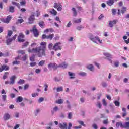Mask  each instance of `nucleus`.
<instances>
[{
	"label": "nucleus",
	"mask_w": 129,
	"mask_h": 129,
	"mask_svg": "<svg viewBox=\"0 0 129 129\" xmlns=\"http://www.w3.org/2000/svg\"><path fill=\"white\" fill-rule=\"evenodd\" d=\"M114 65L115 67H118L119 66V62L118 61H116L114 62Z\"/></svg>",
	"instance_id": "obj_57"
},
{
	"label": "nucleus",
	"mask_w": 129,
	"mask_h": 129,
	"mask_svg": "<svg viewBox=\"0 0 129 129\" xmlns=\"http://www.w3.org/2000/svg\"><path fill=\"white\" fill-rule=\"evenodd\" d=\"M92 127L94 129H98V127L97 126V125L95 123L93 124Z\"/></svg>",
	"instance_id": "obj_58"
},
{
	"label": "nucleus",
	"mask_w": 129,
	"mask_h": 129,
	"mask_svg": "<svg viewBox=\"0 0 129 129\" xmlns=\"http://www.w3.org/2000/svg\"><path fill=\"white\" fill-rule=\"evenodd\" d=\"M102 87L105 88L107 86V83L105 82H102Z\"/></svg>",
	"instance_id": "obj_47"
},
{
	"label": "nucleus",
	"mask_w": 129,
	"mask_h": 129,
	"mask_svg": "<svg viewBox=\"0 0 129 129\" xmlns=\"http://www.w3.org/2000/svg\"><path fill=\"white\" fill-rule=\"evenodd\" d=\"M16 78L17 77L15 75L12 76L10 78V84H15V81H16Z\"/></svg>",
	"instance_id": "obj_11"
},
{
	"label": "nucleus",
	"mask_w": 129,
	"mask_h": 129,
	"mask_svg": "<svg viewBox=\"0 0 129 129\" xmlns=\"http://www.w3.org/2000/svg\"><path fill=\"white\" fill-rule=\"evenodd\" d=\"M17 53H18V54H21V55H25V54H26V52H25V50H18Z\"/></svg>",
	"instance_id": "obj_34"
},
{
	"label": "nucleus",
	"mask_w": 129,
	"mask_h": 129,
	"mask_svg": "<svg viewBox=\"0 0 129 129\" xmlns=\"http://www.w3.org/2000/svg\"><path fill=\"white\" fill-rule=\"evenodd\" d=\"M50 14H52V15H54V16H56L57 15V11L55 10V9H52L51 11H50Z\"/></svg>",
	"instance_id": "obj_28"
},
{
	"label": "nucleus",
	"mask_w": 129,
	"mask_h": 129,
	"mask_svg": "<svg viewBox=\"0 0 129 129\" xmlns=\"http://www.w3.org/2000/svg\"><path fill=\"white\" fill-rule=\"evenodd\" d=\"M53 111H55V112H57L58 110H59V107L58 106H55L54 108H53Z\"/></svg>",
	"instance_id": "obj_45"
},
{
	"label": "nucleus",
	"mask_w": 129,
	"mask_h": 129,
	"mask_svg": "<svg viewBox=\"0 0 129 129\" xmlns=\"http://www.w3.org/2000/svg\"><path fill=\"white\" fill-rule=\"evenodd\" d=\"M20 5L21 6H25L26 5V1H22L20 2Z\"/></svg>",
	"instance_id": "obj_64"
},
{
	"label": "nucleus",
	"mask_w": 129,
	"mask_h": 129,
	"mask_svg": "<svg viewBox=\"0 0 129 129\" xmlns=\"http://www.w3.org/2000/svg\"><path fill=\"white\" fill-rule=\"evenodd\" d=\"M97 107H99V108H101V103L100 102H98L96 104Z\"/></svg>",
	"instance_id": "obj_51"
},
{
	"label": "nucleus",
	"mask_w": 129,
	"mask_h": 129,
	"mask_svg": "<svg viewBox=\"0 0 129 129\" xmlns=\"http://www.w3.org/2000/svg\"><path fill=\"white\" fill-rule=\"evenodd\" d=\"M57 92H60V91H63V87H60L56 88Z\"/></svg>",
	"instance_id": "obj_42"
},
{
	"label": "nucleus",
	"mask_w": 129,
	"mask_h": 129,
	"mask_svg": "<svg viewBox=\"0 0 129 129\" xmlns=\"http://www.w3.org/2000/svg\"><path fill=\"white\" fill-rule=\"evenodd\" d=\"M104 55L105 57H107V58H112V55L110 54L109 53H104Z\"/></svg>",
	"instance_id": "obj_24"
},
{
	"label": "nucleus",
	"mask_w": 129,
	"mask_h": 129,
	"mask_svg": "<svg viewBox=\"0 0 129 129\" xmlns=\"http://www.w3.org/2000/svg\"><path fill=\"white\" fill-rule=\"evenodd\" d=\"M103 124H108V119H105L103 121Z\"/></svg>",
	"instance_id": "obj_59"
},
{
	"label": "nucleus",
	"mask_w": 129,
	"mask_h": 129,
	"mask_svg": "<svg viewBox=\"0 0 129 129\" xmlns=\"http://www.w3.org/2000/svg\"><path fill=\"white\" fill-rule=\"evenodd\" d=\"M112 13L113 15V16H115L116 15V9H112Z\"/></svg>",
	"instance_id": "obj_44"
},
{
	"label": "nucleus",
	"mask_w": 129,
	"mask_h": 129,
	"mask_svg": "<svg viewBox=\"0 0 129 129\" xmlns=\"http://www.w3.org/2000/svg\"><path fill=\"white\" fill-rule=\"evenodd\" d=\"M114 104L115 106H117L118 107H119V106H120V102H119L118 101H115Z\"/></svg>",
	"instance_id": "obj_36"
},
{
	"label": "nucleus",
	"mask_w": 129,
	"mask_h": 129,
	"mask_svg": "<svg viewBox=\"0 0 129 129\" xmlns=\"http://www.w3.org/2000/svg\"><path fill=\"white\" fill-rule=\"evenodd\" d=\"M29 45V42L27 41L25 43H24V44L22 45V48L24 49L25 47H27Z\"/></svg>",
	"instance_id": "obj_43"
},
{
	"label": "nucleus",
	"mask_w": 129,
	"mask_h": 129,
	"mask_svg": "<svg viewBox=\"0 0 129 129\" xmlns=\"http://www.w3.org/2000/svg\"><path fill=\"white\" fill-rule=\"evenodd\" d=\"M43 100H44V98L43 97L40 98L38 100L39 103H41V102H43Z\"/></svg>",
	"instance_id": "obj_60"
},
{
	"label": "nucleus",
	"mask_w": 129,
	"mask_h": 129,
	"mask_svg": "<svg viewBox=\"0 0 129 129\" xmlns=\"http://www.w3.org/2000/svg\"><path fill=\"white\" fill-rule=\"evenodd\" d=\"M22 23H24V19H18L16 24H22Z\"/></svg>",
	"instance_id": "obj_39"
},
{
	"label": "nucleus",
	"mask_w": 129,
	"mask_h": 129,
	"mask_svg": "<svg viewBox=\"0 0 129 129\" xmlns=\"http://www.w3.org/2000/svg\"><path fill=\"white\" fill-rule=\"evenodd\" d=\"M64 100L62 99H58L57 101H56V103L58 104H62V103H63Z\"/></svg>",
	"instance_id": "obj_35"
},
{
	"label": "nucleus",
	"mask_w": 129,
	"mask_h": 129,
	"mask_svg": "<svg viewBox=\"0 0 129 129\" xmlns=\"http://www.w3.org/2000/svg\"><path fill=\"white\" fill-rule=\"evenodd\" d=\"M78 75H79V76H82L83 77H84L87 76V74L85 72H79L78 73Z\"/></svg>",
	"instance_id": "obj_21"
},
{
	"label": "nucleus",
	"mask_w": 129,
	"mask_h": 129,
	"mask_svg": "<svg viewBox=\"0 0 129 129\" xmlns=\"http://www.w3.org/2000/svg\"><path fill=\"white\" fill-rule=\"evenodd\" d=\"M67 66H68V64L66 63V62H64L60 64H59L58 66H57L58 68H62L63 69H65L67 68Z\"/></svg>",
	"instance_id": "obj_9"
},
{
	"label": "nucleus",
	"mask_w": 129,
	"mask_h": 129,
	"mask_svg": "<svg viewBox=\"0 0 129 129\" xmlns=\"http://www.w3.org/2000/svg\"><path fill=\"white\" fill-rule=\"evenodd\" d=\"M87 68L89 70H90L91 71H94V67L92 64H89L87 66Z\"/></svg>",
	"instance_id": "obj_15"
},
{
	"label": "nucleus",
	"mask_w": 129,
	"mask_h": 129,
	"mask_svg": "<svg viewBox=\"0 0 129 129\" xmlns=\"http://www.w3.org/2000/svg\"><path fill=\"white\" fill-rule=\"evenodd\" d=\"M40 15H41V13L39 10H36V17H40Z\"/></svg>",
	"instance_id": "obj_55"
},
{
	"label": "nucleus",
	"mask_w": 129,
	"mask_h": 129,
	"mask_svg": "<svg viewBox=\"0 0 129 129\" xmlns=\"http://www.w3.org/2000/svg\"><path fill=\"white\" fill-rule=\"evenodd\" d=\"M129 127V122H126L123 124V128H128Z\"/></svg>",
	"instance_id": "obj_23"
},
{
	"label": "nucleus",
	"mask_w": 129,
	"mask_h": 129,
	"mask_svg": "<svg viewBox=\"0 0 129 129\" xmlns=\"http://www.w3.org/2000/svg\"><path fill=\"white\" fill-rule=\"evenodd\" d=\"M12 5H13V6H16V7H17L18 9H20V4L19 3L12 1Z\"/></svg>",
	"instance_id": "obj_27"
},
{
	"label": "nucleus",
	"mask_w": 129,
	"mask_h": 129,
	"mask_svg": "<svg viewBox=\"0 0 129 129\" xmlns=\"http://www.w3.org/2000/svg\"><path fill=\"white\" fill-rule=\"evenodd\" d=\"M25 38V35L23 33H19V35L18 37V39H22Z\"/></svg>",
	"instance_id": "obj_31"
},
{
	"label": "nucleus",
	"mask_w": 129,
	"mask_h": 129,
	"mask_svg": "<svg viewBox=\"0 0 129 129\" xmlns=\"http://www.w3.org/2000/svg\"><path fill=\"white\" fill-rule=\"evenodd\" d=\"M35 73L37 74L41 73V70L40 69H36L35 70Z\"/></svg>",
	"instance_id": "obj_54"
},
{
	"label": "nucleus",
	"mask_w": 129,
	"mask_h": 129,
	"mask_svg": "<svg viewBox=\"0 0 129 129\" xmlns=\"http://www.w3.org/2000/svg\"><path fill=\"white\" fill-rule=\"evenodd\" d=\"M17 83H18V84H20V85L24 84V83H25V80H22V79H20L19 81H18L17 82Z\"/></svg>",
	"instance_id": "obj_40"
},
{
	"label": "nucleus",
	"mask_w": 129,
	"mask_h": 129,
	"mask_svg": "<svg viewBox=\"0 0 129 129\" xmlns=\"http://www.w3.org/2000/svg\"><path fill=\"white\" fill-rule=\"evenodd\" d=\"M53 79L55 82H59V81H61V78L58 77H55Z\"/></svg>",
	"instance_id": "obj_33"
},
{
	"label": "nucleus",
	"mask_w": 129,
	"mask_h": 129,
	"mask_svg": "<svg viewBox=\"0 0 129 129\" xmlns=\"http://www.w3.org/2000/svg\"><path fill=\"white\" fill-rule=\"evenodd\" d=\"M53 43H50L49 45H48V49L49 50H53Z\"/></svg>",
	"instance_id": "obj_48"
},
{
	"label": "nucleus",
	"mask_w": 129,
	"mask_h": 129,
	"mask_svg": "<svg viewBox=\"0 0 129 129\" xmlns=\"http://www.w3.org/2000/svg\"><path fill=\"white\" fill-rule=\"evenodd\" d=\"M48 68L49 69H50V68H53V70H57L58 65L55 63H50L48 64Z\"/></svg>",
	"instance_id": "obj_5"
},
{
	"label": "nucleus",
	"mask_w": 129,
	"mask_h": 129,
	"mask_svg": "<svg viewBox=\"0 0 129 129\" xmlns=\"http://www.w3.org/2000/svg\"><path fill=\"white\" fill-rule=\"evenodd\" d=\"M116 126L117 128H119V127L123 128V124H122V122H117L116 123Z\"/></svg>",
	"instance_id": "obj_12"
},
{
	"label": "nucleus",
	"mask_w": 129,
	"mask_h": 129,
	"mask_svg": "<svg viewBox=\"0 0 129 129\" xmlns=\"http://www.w3.org/2000/svg\"><path fill=\"white\" fill-rule=\"evenodd\" d=\"M121 12L122 14H124L126 12V7L123 6L121 10Z\"/></svg>",
	"instance_id": "obj_38"
},
{
	"label": "nucleus",
	"mask_w": 129,
	"mask_h": 129,
	"mask_svg": "<svg viewBox=\"0 0 129 129\" xmlns=\"http://www.w3.org/2000/svg\"><path fill=\"white\" fill-rule=\"evenodd\" d=\"M9 12L10 13H14L15 12V7L14 6L9 7Z\"/></svg>",
	"instance_id": "obj_22"
},
{
	"label": "nucleus",
	"mask_w": 129,
	"mask_h": 129,
	"mask_svg": "<svg viewBox=\"0 0 129 129\" xmlns=\"http://www.w3.org/2000/svg\"><path fill=\"white\" fill-rule=\"evenodd\" d=\"M69 76H70V79H73L75 78V73H72L71 72H68Z\"/></svg>",
	"instance_id": "obj_14"
},
{
	"label": "nucleus",
	"mask_w": 129,
	"mask_h": 129,
	"mask_svg": "<svg viewBox=\"0 0 129 129\" xmlns=\"http://www.w3.org/2000/svg\"><path fill=\"white\" fill-rule=\"evenodd\" d=\"M68 118H69V119H71L72 118V113L71 112L69 113Z\"/></svg>",
	"instance_id": "obj_52"
},
{
	"label": "nucleus",
	"mask_w": 129,
	"mask_h": 129,
	"mask_svg": "<svg viewBox=\"0 0 129 129\" xmlns=\"http://www.w3.org/2000/svg\"><path fill=\"white\" fill-rule=\"evenodd\" d=\"M9 77V72H6L4 73L3 76V79L4 80H5V79H7Z\"/></svg>",
	"instance_id": "obj_18"
},
{
	"label": "nucleus",
	"mask_w": 129,
	"mask_h": 129,
	"mask_svg": "<svg viewBox=\"0 0 129 129\" xmlns=\"http://www.w3.org/2000/svg\"><path fill=\"white\" fill-rule=\"evenodd\" d=\"M54 38V34H52L47 36V39H49V40H52Z\"/></svg>",
	"instance_id": "obj_37"
},
{
	"label": "nucleus",
	"mask_w": 129,
	"mask_h": 129,
	"mask_svg": "<svg viewBox=\"0 0 129 129\" xmlns=\"http://www.w3.org/2000/svg\"><path fill=\"white\" fill-rule=\"evenodd\" d=\"M59 127L60 129H71L72 127V124L69 123V125L67 126V123L66 122L60 123Z\"/></svg>",
	"instance_id": "obj_3"
},
{
	"label": "nucleus",
	"mask_w": 129,
	"mask_h": 129,
	"mask_svg": "<svg viewBox=\"0 0 129 129\" xmlns=\"http://www.w3.org/2000/svg\"><path fill=\"white\" fill-rule=\"evenodd\" d=\"M6 99H7V95H2V99H3V101H5Z\"/></svg>",
	"instance_id": "obj_61"
},
{
	"label": "nucleus",
	"mask_w": 129,
	"mask_h": 129,
	"mask_svg": "<svg viewBox=\"0 0 129 129\" xmlns=\"http://www.w3.org/2000/svg\"><path fill=\"white\" fill-rule=\"evenodd\" d=\"M12 19V16L11 15H9L7 16V17L3 20V23H5V24H9L10 23V21Z\"/></svg>",
	"instance_id": "obj_10"
},
{
	"label": "nucleus",
	"mask_w": 129,
	"mask_h": 129,
	"mask_svg": "<svg viewBox=\"0 0 129 129\" xmlns=\"http://www.w3.org/2000/svg\"><path fill=\"white\" fill-rule=\"evenodd\" d=\"M89 38L91 40V41L93 42V43L97 44V42H98L99 44H102V40L100 39V38H99V37H98V36L94 37L93 36V35H90Z\"/></svg>",
	"instance_id": "obj_2"
},
{
	"label": "nucleus",
	"mask_w": 129,
	"mask_h": 129,
	"mask_svg": "<svg viewBox=\"0 0 129 129\" xmlns=\"http://www.w3.org/2000/svg\"><path fill=\"white\" fill-rule=\"evenodd\" d=\"M12 34H13V31H12L11 30H9L7 36L8 37H11Z\"/></svg>",
	"instance_id": "obj_49"
},
{
	"label": "nucleus",
	"mask_w": 129,
	"mask_h": 129,
	"mask_svg": "<svg viewBox=\"0 0 129 129\" xmlns=\"http://www.w3.org/2000/svg\"><path fill=\"white\" fill-rule=\"evenodd\" d=\"M18 41L19 43H24L25 42V39L24 38H18Z\"/></svg>",
	"instance_id": "obj_46"
},
{
	"label": "nucleus",
	"mask_w": 129,
	"mask_h": 129,
	"mask_svg": "<svg viewBox=\"0 0 129 129\" xmlns=\"http://www.w3.org/2000/svg\"><path fill=\"white\" fill-rule=\"evenodd\" d=\"M45 63H46V61H45V60H42L39 62L38 66H44V65H45Z\"/></svg>",
	"instance_id": "obj_26"
},
{
	"label": "nucleus",
	"mask_w": 129,
	"mask_h": 129,
	"mask_svg": "<svg viewBox=\"0 0 129 129\" xmlns=\"http://www.w3.org/2000/svg\"><path fill=\"white\" fill-rule=\"evenodd\" d=\"M23 101V97L19 96L17 98V102H22Z\"/></svg>",
	"instance_id": "obj_29"
},
{
	"label": "nucleus",
	"mask_w": 129,
	"mask_h": 129,
	"mask_svg": "<svg viewBox=\"0 0 129 129\" xmlns=\"http://www.w3.org/2000/svg\"><path fill=\"white\" fill-rule=\"evenodd\" d=\"M61 42H57L55 43L53 47V50L54 51H58V50H62V46H60Z\"/></svg>",
	"instance_id": "obj_4"
},
{
	"label": "nucleus",
	"mask_w": 129,
	"mask_h": 129,
	"mask_svg": "<svg viewBox=\"0 0 129 129\" xmlns=\"http://www.w3.org/2000/svg\"><path fill=\"white\" fill-rule=\"evenodd\" d=\"M32 97H36V96H38L39 95V93H33L32 94Z\"/></svg>",
	"instance_id": "obj_63"
},
{
	"label": "nucleus",
	"mask_w": 129,
	"mask_h": 129,
	"mask_svg": "<svg viewBox=\"0 0 129 129\" xmlns=\"http://www.w3.org/2000/svg\"><path fill=\"white\" fill-rule=\"evenodd\" d=\"M73 21L75 24H78L79 23H81V18H79L78 19H76L75 18H74L73 20Z\"/></svg>",
	"instance_id": "obj_17"
},
{
	"label": "nucleus",
	"mask_w": 129,
	"mask_h": 129,
	"mask_svg": "<svg viewBox=\"0 0 129 129\" xmlns=\"http://www.w3.org/2000/svg\"><path fill=\"white\" fill-rule=\"evenodd\" d=\"M83 28V26L82 25L79 26L77 27V30H78V31H80L81 29Z\"/></svg>",
	"instance_id": "obj_62"
},
{
	"label": "nucleus",
	"mask_w": 129,
	"mask_h": 129,
	"mask_svg": "<svg viewBox=\"0 0 129 129\" xmlns=\"http://www.w3.org/2000/svg\"><path fill=\"white\" fill-rule=\"evenodd\" d=\"M32 32L34 35V36H35L36 37L39 36V33L38 32V29H37V27H36V25L34 26Z\"/></svg>",
	"instance_id": "obj_8"
},
{
	"label": "nucleus",
	"mask_w": 129,
	"mask_h": 129,
	"mask_svg": "<svg viewBox=\"0 0 129 129\" xmlns=\"http://www.w3.org/2000/svg\"><path fill=\"white\" fill-rule=\"evenodd\" d=\"M10 119H11V115H10V114H9L8 113H5L4 114L3 119L4 121H7V120H9Z\"/></svg>",
	"instance_id": "obj_7"
},
{
	"label": "nucleus",
	"mask_w": 129,
	"mask_h": 129,
	"mask_svg": "<svg viewBox=\"0 0 129 129\" xmlns=\"http://www.w3.org/2000/svg\"><path fill=\"white\" fill-rule=\"evenodd\" d=\"M35 21V15L32 14L28 18V24H33Z\"/></svg>",
	"instance_id": "obj_6"
},
{
	"label": "nucleus",
	"mask_w": 129,
	"mask_h": 129,
	"mask_svg": "<svg viewBox=\"0 0 129 129\" xmlns=\"http://www.w3.org/2000/svg\"><path fill=\"white\" fill-rule=\"evenodd\" d=\"M38 25L41 27V28H44V26H45V22H44V21H40L39 22Z\"/></svg>",
	"instance_id": "obj_30"
},
{
	"label": "nucleus",
	"mask_w": 129,
	"mask_h": 129,
	"mask_svg": "<svg viewBox=\"0 0 129 129\" xmlns=\"http://www.w3.org/2000/svg\"><path fill=\"white\" fill-rule=\"evenodd\" d=\"M44 87H45L44 88V91H48V84L47 83H45L44 84Z\"/></svg>",
	"instance_id": "obj_41"
},
{
	"label": "nucleus",
	"mask_w": 129,
	"mask_h": 129,
	"mask_svg": "<svg viewBox=\"0 0 129 129\" xmlns=\"http://www.w3.org/2000/svg\"><path fill=\"white\" fill-rule=\"evenodd\" d=\"M66 103L67 104V107L68 109H71V104H70V102L69 100L66 101Z\"/></svg>",
	"instance_id": "obj_25"
},
{
	"label": "nucleus",
	"mask_w": 129,
	"mask_h": 129,
	"mask_svg": "<svg viewBox=\"0 0 129 129\" xmlns=\"http://www.w3.org/2000/svg\"><path fill=\"white\" fill-rule=\"evenodd\" d=\"M72 11L73 13V16L74 17H77V11H76V9L75 8H72Z\"/></svg>",
	"instance_id": "obj_20"
},
{
	"label": "nucleus",
	"mask_w": 129,
	"mask_h": 129,
	"mask_svg": "<svg viewBox=\"0 0 129 129\" xmlns=\"http://www.w3.org/2000/svg\"><path fill=\"white\" fill-rule=\"evenodd\" d=\"M114 4V0H108L107 1V4L108 6H112Z\"/></svg>",
	"instance_id": "obj_19"
},
{
	"label": "nucleus",
	"mask_w": 129,
	"mask_h": 129,
	"mask_svg": "<svg viewBox=\"0 0 129 129\" xmlns=\"http://www.w3.org/2000/svg\"><path fill=\"white\" fill-rule=\"evenodd\" d=\"M109 26L110 28H112V27H113V23L112 21H110L109 22Z\"/></svg>",
	"instance_id": "obj_53"
},
{
	"label": "nucleus",
	"mask_w": 129,
	"mask_h": 129,
	"mask_svg": "<svg viewBox=\"0 0 129 129\" xmlns=\"http://www.w3.org/2000/svg\"><path fill=\"white\" fill-rule=\"evenodd\" d=\"M37 63L36 62H31L30 63V65L31 67H34V66H36Z\"/></svg>",
	"instance_id": "obj_56"
},
{
	"label": "nucleus",
	"mask_w": 129,
	"mask_h": 129,
	"mask_svg": "<svg viewBox=\"0 0 129 129\" xmlns=\"http://www.w3.org/2000/svg\"><path fill=\"white\" fill-rule=\"evenodd\" d=\"M12 38H10L6 40L7 45H11V43H12Z\"/></svg>",
	"instance_id": "obj_32"
},
{
	"label": "nucleus",
	"mask_w": 129,
	"mask_h": 129,
	"mask_svg": "<svg viewBox=\"0 0 129 129\" xmlns=\"http://www.w3.org/2000/svg\"><path fill=\"white\" fill-rule=\"evenodd\" d=\"M47 43L43 42L40 43V46L38 47L33 48L32 49H29V53H34L37 55L38 58H43V56L46 55V50Z\"/></svg>",
	"instance_id": "obj_1"
},
{
	"label": "nucleus",
	"mask_w": 129,
	"mask_h": 129,
	"mask_svg": "<svg viewBox=\"0 0 129 129\" xmlns=\"http://www.w3.org/2000/svg\"><path fill=\"white\" fill-rule=\"evenodd\" d=\"M2 71H4V70H5V71H8L10 70V67H9V66H7V65L2 66Z\"/></svg>",
	"instance_id": "obj_13"
},
{
	"label": "nucleus",
	"mask_w": 129,
	"mask_h": 129,
	"mask_svg": "<svg viewBox=\"0 0 129 129\" xmlns=\"http://www.w3.org/2000/svg\"><path fill=\"white\" fill-rule=\"evenodd\" d=\"M39 112H41V109L38 108L34 111L33 113L35 116H38V114H39Z\"/></svg>",
	"instance_id": "obj_16"
},
{
	"label": "nucleus",
	"mask_w": 129,
	"mask_h": 129,
	"mask_svg": "<svg viewBox=\"0 0 129 129\" xmlns=\"http://www.w3.org/2000/svg\"><path fill=\"white\" fill-rule=\"evenodd\" d=\"M12 64L13 65H19V64H20V61L16 60L12 62Z\"/></svg>",
	"instance_id": "obj_50"
}]
</instances>
